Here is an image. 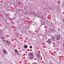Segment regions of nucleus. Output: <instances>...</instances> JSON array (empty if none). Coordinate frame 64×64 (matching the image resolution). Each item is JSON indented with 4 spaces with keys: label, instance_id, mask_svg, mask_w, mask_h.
<instances>
[{
    "label": "nucleus",
    "instance_id": "obj_9",
    "mask_svg": "<svg viewBox=\"0 0 64 64\" xmlns=\"http://www.w3.org/2000/svg\"><path fill=\"white\" fill-rule=\"evenodd\" d=\"M29 47L30 48V49H31V48H32V46H30Z\"/></svg>",
    "mask_w": 64,
    "mask_h": 64
},
{
    "label": "nucleus",
    "instance_id": "obj_5",
    "mask_svg": "<svg viewBox=\"0 0 64 64\" xmlns=\"http://www.w3.org/2000/svg\"><path fill=\"white\" fill-rule=\"evenodd\" d=\"M14 52L15 53H16L17 55H19V54L18 53V50L15 49L14 50Z\"/></svg>",
    "mask_w": 64,
    "mask_h": 64
},
{
    "label": "nucleus",
    "instance_id": "obj_17",
    "mask_svg": "<svg viewBox=\"0 0 64 64\" xmlns=\"http://www.w3.org/2000/svg\"><path fill=\"white\" fill-rule=\"evenodd\" d=\"M43 25H44V24H42Z\"/></svg>",
    "mask_w": 64,
    "mask_h": 64
},
{
    "label": "nucleus",
    "instance_id": "obj_6",
    "mask_svg": "<svg viewBox=\"0 0 64 64\" xmlns=\"http://www.w3.org/2000/svg\"><path fill=\"white\" fill-rule=\"evenodd\" d=\"M2 52L4 53H5L6 54H8V52H6V50H2Z\"/></svg>",
    "mask_w": 64,
    "mask_h": 64
},
{
    "label": "nucleus",
    "instance_id": "obj_18",
    "mask_svg": "<svg viewBox=\"0 0 64 64\" xmlns=\"http://www.w3.org/2000/svg\"><path fill=\"white\" fill-rule=\"evenodd\" d=\"M63 46H64V44L63 45Z\"/></svg>",
    "mask_w": 64,
    "mask_h": 64
},
{
    "label": "nucleus",
    "instance_id": "obj_19",
    "mask_svg": "<svg viewBox=\"0 0 64 64\" xmlns=\"http://www.w3.org/2000/svg\"><path fill=\"white\" fill-rule=\"evenodd\" d=\"M42 23H43V22H42Z\"/></svg>",
    "mask_w": 64,
    "mask_h": 64
},
{
    "label": "nucleus",
    "instance_id": "obj_14",
    "mask_svg": "<svg viewBox=\"0 0 64 64\" xmlns=\"http://www.w3.org/2000/svg\"><path fill=\"white\" fill-rule=\"evenodd\" d=\"M54 37H52V39H54Z\"/></svg>",
    "mask_w": 64,
    "mask_h": 64
},
{
    "label": "nucleus",
    "instance_id": "obj_11",
    "mask_svg": "<svg viewBox=\"0 0 64 64\" xmlns=\"http://www.w3.org/2000/svg\"><path fill=\"white\" fill-rule=\"evenodd\" d=\"M58 3H60V1H58Z\"/></svg>",
    "mask_w": 64,
    "mask_h": 64
},
{
    "label": "nucleus",
    "instance_id": "obj_4",
    "mask_svg": "<svg viewBox=\"0 0 64 64\" xmlns=\"http://www.w3.org/2000/svg\"><path fill=\"white\" fill-rule=\"evenodd\" d=\"M36 55L38 58H40V57H41V55H40V54H39L38 53L36 54Z\"/></svg>",
    "mask_w": 64,
    "mask_h": 64
},
{
    "label": "nucleus",
    "instance_id": "obj_15",
    "mask_svg": "<svg viewBox=\"0 0 64 64\" xmlns=\"http://www.w3.org/2000/svg\"><path fill=\"white\" fill-rule=\"evenodd\" d=\"M3 41H5V40H2Z\"/></svg>",
    "mask_w": 64,
    "mask_h": 64
},
{
    "label": "nucleus",
    "instance_id": "obj_2",
    "mask_svg": "<svg viewBox=\"0 0 64 64\" xmlns=\"http://www.w3.org/2000/svg\"><path fill=\"white\" fill-rule=\"evenodd\" d=\"M6 45H9L11 44V42L9 41L6 40Z\"/></svg>",
    "mask_w": 64,
    "mask_h": 64
},
{
    "label": "nucleus",
    "instance_id": "obj_10",
    "mask_svg": "<svg viewBox=\"0 0 64 64\" xmlns=\"http://www.w3.org/2000/svg\"><path fill=\"white\" fill-rule=\"evenodd\" d=\"M40 16H41V17H42V14H40Z\"/></svg>",
    "mask_w": 64,
    "mask_h": 64
},
{
    "label": "nucleus",
    "instance_id": "obj_8",
    "mask_svg": "<svg viewBox=\"0 0 64 64\" xmlns=\"http://www.w3.org/2000/svg\"><path fill=\"white\" fill-rule=\"evenodd\" d=\"M28 47V46L27 45H25L24 46V48H27Z\"/></svg>",
    "mask_w": 64,
    "mask_h": 64
},
{
    "label": "nucleus",
    "instance_id": "obj_7",
    "mask_svg": "<svg viewBox=\"0 0 64 64\" xmlns=\"http://www.w3.org/2000/svg\"><path fill=\"white\" fill-rule=\"evenodd\" d=\"M0 38H1L2 39H5V38L4 37V36H2L0 37Z\"/></svg>",
    "mask_w": 64,
    "mask_h": 64
},
{
    "label": "nucleus",
    "instance_id": "obj_13",
    "mask_svg": "<svg viewBox=\"0 0 64 64\" xmlns=\"http://www.w3.org/2000/svg\"><path fill=\"white\" fill-rule=\"evenodd\" d=\"M57 38L58 39H60V37H57Z\"/></svg>",
    "mask_w": 64,
    "mask_h": 64
},
{
    "label": "nucleus",
    "instance_id": "obj_16",
    "mask_svg": "<svg viewBox=\"0 0 64 64\" xmlns=\"http://www.w3.org/2000/svg\"><path fill=\"white\" fill-rule=\"evenodd\" d=\"M63 22H64V20H63Z\"/></svg>",
    "mask_w": 64,
    "mask_h": 64
},
{
    "label": "nucleus",
    "instance_id": "obj_1",
    "mask_svg": "<svg viewBox=\"0 0 64 64\" xmlns=\"http://www.w3.org/2000/svg\"><path fill=\"white\" fill-rule=\"evenodd\" d=\"M30 58V59H32L34 58V56H33V54L32 53H30L29 54Z\"/></svg>",
    "mask_w": 64,
    "mask_h": 64
},
{
    "label": "nucleus",
    "instance_id": "obj_12",
    "mask_svg": "<svg viewBox=\"0 0 64 64\" xmlns=\"http://www.w3.org/2000/svg\"><path fill=\"white\" fill-rule=\"evenodd\" d=\"M33 64H37V63H36L34 62V63H33Z\"/></svg>",
    "mask_w": 64,
    "mask_h": 64
},
{
    "label": "nucleus",
    "instance_id": "obj_3",
    "mask_svg": "<svg viewBox=\"0 0 64 64\" xmlns=\"http://www.w3.org/2000/svg\"><path fill=\"white\" fill-rule=\"evenodd\" d=\"M51 39H48V41H47V42L48 43V44H50L51 43Z\"/></svg>",
    "mask_w": 64,
    "mask_h": 64
}]
</instances>
